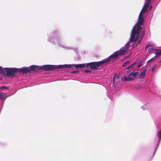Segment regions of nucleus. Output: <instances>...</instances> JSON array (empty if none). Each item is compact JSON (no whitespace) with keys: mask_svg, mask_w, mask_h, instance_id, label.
I'll return each instance as SVG.
<instances>
[{"mask_svg":"<svg viewBox=\"0 0 161 161\" xmlns=\"http://www.w3.org/2000/svg\"><path fill=\"white\" fill-rule=\"evenodd\" d=\"M143 16L139 15L138 21L134 26L131 31L130 40L128 42L125 46L121 48L119 51L115 52L108 57L103 59L102 61L98 62H93L87 63V67L90 66L92 69H96L97 68L101 67L102 65L104 63H107L111 60L115 59L118 56L124 54L127 49L130 47V43L135 42L138 38L140 31L142 28V25L143 24ZM131 47H132V45Z\"/></svg>","mask_w":161,"mask_h":161,"instance_id":"nucleus-1","label":"nucleus"},{"mask_svg":"<svg viewBox=\"0 0 161 161\" xmlns=\"http://www.w3.org/2000/svg\"><path fill=\"white\" fill-rule=\"evenodd\" d=\"M63 68V65H45L42 66L32 65L29 67H22L20 68H5L0 66V74L4 76L8 77L14 76L15 73L18 72L25 73L29 72L31 70L38 71L40 69H44L45 70H52L56 69Z\"/></svg>","mask_w":161,"mask_h":161,"instance_id":"nucleus-2","label":"nucleus"},{"mask_svg":"<svg viewBox=\"0 0 161 161\" xmlns=\"http://www.w3.org/2000/svg\"><path fill=\"white\" fill-rule=\"evenodd\" d=\"M47 41L54 45H58L59 47L66 50H73L74 49L73 47L62 43L60 35L56 31H53L47 34Z\"/></svg>","mask_w":161,"mask_h":161,"instance_id":"nucleus-3","label":"nucleus"},{"mask_svg":"<svg viewBox=\"0 0 161 161\" xmlns=\"http://www.w3.org/2000/svg\"><path fill=\"white\" fill-rule=\"evenodd\" d=\"M137 74V72H131L127 76H124L121 77V80L125 81L134 80L135 79Z\"/></svg>","mask_w":161,"mask_h":161,"instance_id":"nucleus-4","label":"nucleus"},{"mask_svg":"<svg viewBox=\"0 0 161 161\" xmlns=\"http://www.w3.org/2000/svg\"><path fill=\"white\" fill-rule=\"evenodd\" d=\"M87 64H69L63 65V68H70L75 67L76 68L87 67Z\"/></svg>","mask_w":161,"mask_h":161,"instance_id":"nucleus-5","label":"nucleus"},{"mask_svg":"<svg viewBox=\"0 0 161 161\" xmlns=\"http://www.w3.org/2000/svg\"><path fill=\"white\" fill-rule=\"evenodd\" d=\"M145 0V3L139 14L141 16H143V14L146 12L150 3L151 0Z\"/></svg>","mask_w":161,"mask_h":161,"instance_id":"nucleus-6","label":"nucleus"},{"mask_svg":"<svg viewBox=\"0 0 161 161\" xmlns=\"http://www.w3.org/2000/svg\"><path fill=\"white\" fill-rule=\"evenodd\" d=\"M156 136H157L158 137V142L156 146V147L155 150V151L154 152V153H153V155H154L156 151L158 146L160 144L161 141V130L160 131H158L156 135Z\"/></svg>","mask_w":161,"mask_h":161,"instance_id":"nucleus-7","label":"nucleus"},{"mask_svg":"<svg viewBox=\"0 0 161 161\" xmlns=\"http://www.w3.org/2000/svg\"><path fill=\"white\" fill-rule=\"evenodd\" d=\"M155 51H156V52L154 53L156 55L155 56L148 60L147 62H149L152 60L155 57H159L161 55V50L156 49Z\"/></svg>","mask_w":161,"mask_h":161,"instance_id":"nucleus-8","label":"nucleus"},{"mask_svg":"<svg viewBox=\"0 0 161 161\" xmlns=\"http://www.w3.org/2000/svg\"><path fill=\"white\" fill-rule=\"evenodd\" d=\"M146 71V69H143L139 75L138 78L140 79H142L145 76Z\"/></svg>","mask_w":161,"mask_h":161,"instance_id":"nucleus-9","label":"nucleus"},{"mask_svg":"<svg viewBox=\"0 0 161 161\" xmlns=\"http://www.w3.org/2000/svg\"><path fill=\"white\" fill-rule=\"evenodd\" d=\"M6 98V93H3L2 92H0V99L1 100L5 99Z\"/></svg>","mask_w":161,"mask_h":161,"instance_id":"nucleus-10","label":"nucleus"},{"mask_svg":"<svg viewBox=\"0 0 161 161\" xmlns=\"http://www.w3.org/2000/svg\"><path fill=\"white\" fill-rule=\"evenodd\" d=\"M144 31H143L142 33L141 34V36L140 37L139 40L137 42V44H139L141 43V41L143 38V36L144 35Z\"/></svg>","mask_w":161,"mask_h":161,"instance_id":"nucleus-11","label":"nucleus"},{"mask_svg":"<svg viewBox=\"0 0 161 161\" xmlns=\"http://www.w3.org/2000/svg\"><path fill=\"white\" fill-rule=\"evenodd\" d=\"M137 64V63L135 62L134 63L130 65L128 67L126 68L127 69H129L131 68H133V66H134L136 64Z\"/></svg>","mask_w":161,"mask_h":161,"instance_id":"nucleus-12","label":"nucleus"},{"mask_svg":"<svg viewBox=\"0 0 161 161\" xmlns=\"http://www.w3.org/2000/svg\"><path fill=\"white\" fill-rule=\"evenodd\" d=\"M148 108V105L147 104H145L143 106H142L141 107V108L144 110H146Z\"/></svg>","mask_w":161,"mask_h":161,"instance_id":"nucleus-13","label":"nucleus"},{"mask_svg":"<svg viewBox=\"0 0 161 161\" xmlns=\"http://www.w3.org/2000/svg\"><path fill=\"white\" fill-rule=\"evenodd\" d=\"M8 88L9 87L8 86H2L0 87V90H1V91H3L4 89H8Z\"/></svg>","mask_w":161,"mask_h":161,"instance_id":"nucleus-14","label":"nucleus"},{"mask_svg":"<svg viewBox=\"0 0 161 161\" xmlns=\"http://www.w3.org/2000/svg\"><path fill=\"white\" fill-rule=\"evenodd\" d=\"M141 66V65L140 64H138L137 63V64H136L134 66H133V68L135 69L136 68H139Z\"/></svg>","mask_w":161,"mask_h":161,"instance_id":"nucleus-15","label":"nucleus"},{"mask_svg":"<svg viewBox=\"0 0 161 161\" xmlns=\"http://www.w3.org/2000/svg\"><path fill=\"white\" fill-rule=\"evenodd\" d=\"M130 61H126V62H125V63H124V64H123L122 66L123 67H125L126 65L129 64H130Z\"/></svg>","mask_w":161,"mask_h":161,"instance_id":"nucleus-16","label":"nucleus"},{"mask_svg":"<svg viewBox=\"0 0 161 161\" xmlns=\"http://www.w3.org/2000/svg\"><path fill=\"white\" fill-rule=\"evenodd\" d=\"M153 46H154V44L153 43H151V44H147V46L145 48V49H147V47H153Z\"/></svg>","mask_w":161,"mask_h":161,"instance_id":"nucleus-17","label":"nucleus"},{"mask_svg":"<svg viewBox=\"0 0 161 161\" xmlns=\"http://www.w3.org/2000/svg\"><path fill=\"white\" fill-rule=\"evenodd\" d=\"M156 50L155 49H154L153 48H149L148 50V52H151L153 51V50Z\"/></svg>","mask_w":161,"mask_h":161,"instance_id":"nucleus-18","label":"nucleus"},{"mask_svg":"<svg viewBox=\"0 0 161 161\" xmlns=\"http://www.w3.org/2000/svg\"><path fill=\"white\" fill-rule=\"evenodd\" d=\"M116 75H115L113 78V82L114 83L115 80V77H116Z\"/></svg>","mask_w":161,"mask_h":161,"instance_id":"nucleus-19","label":"nucleus"},{"mask_svg":"<svg viewBox=\"0 0 161 161\" xmlns=\"http://www.w3.org/2000/svg\"><path fill=\"white\" fill-rule=\"evenodd\" d=\"M155 67H156V66H153L152 68V71H153L154 70H155Z\"/></svg>","mask_w":161,"mask_h":161,"instance_id":"nucleus-20","label":"nucleus"},{"mask_svg":"<svg viewBox=\"0 0 161 161\" xmlns=\"http://www.w3.org/2000/svg\"><path fill=\"white\" fill-rule=\"evenodd\" d=\"M85 72L86 73H90L91 72V71L89 70H85Z\"/></svg>","mask_w":161,"mask_h":161,"instance_id":"nucleus-21","label":"nucleus"},{"mask_svg":"<svg viewBox=\"0 0 161 161\" xmlns=\"http://www.w3.org/2000/svg\"><path fill=\"white\" fill-rule=\"evenodd\" d=\"M119 76H120L119 75H117L116 77H117V78H119Z\"/></svg>","mask_w":161,"mask_h":161,"instance_id":"nucleus-22","label":"nucleus"},{"mask_svg":"<svg viewBox=\"0 0 161 161\" xmlns=\"http://www.w3.org/2000/svg\"><path fill=\"white\" fill-rule=\"evenodd\" d=\"M161 63V60L158 62V63L160 64Z\"/></svg>","mask_w":161,"mask_h":161,"instance_id":"nucleus-23","label":"nucleus"},{"mask_svg":"<svg viewBox=\"0 0 161 161\" xmlns=\"http://www.w3.org/2000/svg\"><path fill=\"white\" fill-rule=\"evenodd\" d=\"M2 80V78L1 77H0V80Z\"/></svg>","mask_w":161,"mask_h":161,"instance_id":"nucleus-24","label":"nucleus"},{"mask_svg":"<svg viewBox=\"0 0 161 161\" xmlns=\"http://www.w3.org/2000/svg\"><path fill=\"white\" fill-rule=\"evenodd\" d=\"M72 73H74V72H74V71H72Z\"/></svg>","mask_w":161,"mask_h":161,"instance_id":"nucleus-25","label":"nucleus"}]
</instances>
